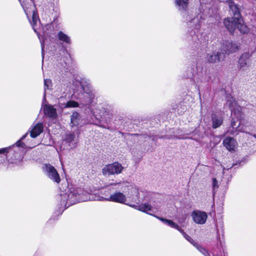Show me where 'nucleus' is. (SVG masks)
Returning <instances> with one entry per match:
<instances>
[{"label": "nucleus", "mask_w": 256, "mask_h": 256, "mask_svg": "<svg viewBox=\"0 0 256 256\" xmlns=\"http://www.w3.org/2000/svg\"><path fill=\"white\" fill-rule=\"evenodd\" d=\"M60 204L65 208L77 202L92 200L110 201L120 204H125L126 198L122 192H116L108 198L90 194L82 188H68L66 192L60 194Z\"/></svg>", "instance_id": "1"}, {"label": "nucleus", "mask_w": 256, "mask_h": 256, "mask_svg": "<svg viewBox=\"0 0 256 256\" xmlns=\"http://www.w3.org/2000/svg\"><path fill=\"white\" fill-rule=\"evenodd\" d=\"M231 110L232 121L228 132L230 134H237L239 132H246L248 121L244 118L242 108L238 106L234 98L230 97L227 100L226 104Z\"/></svg>", "instance_id": "2"}, {"label": "nucleus", "mask_w": 256, "mask_h": 256, "mask_svg": "<svg viewBox=\"0 0 256 256\" xmlns=\"http://www.w3.org/2000/svg\"><path fill=\"white\" fill-rule=\"evenodd\" d=\"M30 23L34 32L36 33L40 40V34L38 27L40 25V20L38 14L36 10L32 0H18Z\"/></svg>", "instance_id": "3"}, {"label": "nucleus", "mask_w": 256, "mask_h": 256, "mask_svg": "<svg viewBox=\"0 0 256 256\" xmlns=\"http://www.w3.org/2000/svg\"><path fill=\"white\" fill-rule=\"evenodd\" d=\"M216 230L217 247L220 250V248L222 249L223 255L220 252V254H213L212 256H226L224 249V224L222 222H216ZM188 242L194 246L202 254H204L205 256H210L205 248L200 246H199L192 238L190 239Z\"/></svg>", "instance_id": "4"}, {"label": "nucleus", "mask_w": 256, "mask_h": 256, "mask_svg": "<svg viewBox=\"0 0 256 256\" xmlns=\"http://www.w3.org/2000/svg\"><path fill=\"white\" fill-rule=\"evenodd\" d=\"M216 230L217 247L220 250V248L222 249L223 255L220 252V254H213L212 256H226L224 249V224L222 222H216ZM188 242L194 246L202 254H204L205 256H210L205 248L200 246H199L192 238L190 239Z\"/></svg>", "instance_id": "5"}, {"label": "nucleus", "mask_w": 256, "mask_h": 256, "mask_svg": "<svg viewBox=\"0 0 256 256\" xmlns=\"http://www.w3.org/2000/svg\"><path fill=\"white\" fill-rule=\"evenodd\" d=\"M28 134V132L25 134L14 144L9 147L0 148V154H6V158H8L11 154H13L14 153H16L18 154L26 148V145L22 142V140L27 136Z\"/></svg>", "instance_id": "6"}, {"label": "nucleus", "mask_w": 256, "mask_h": 256, "mask_svg": "<svg viewBox=\"0 0 256 256\" xmlns=\"http://www.w3.org/2000/svg\"><path fill=\"white\" fill-rule=\"evenodd\" d=\"M230 9L232 12L233 18L237 20V22L239 24V28H240V32L243 34L248 32L249 30L247 26L244 24L238 6L236 5L231 0L228 1Z\"/></svg>", "instance_id": "7"}, {"label": "nucleus", "mask_w": 256, "mask_h": 256, "mask_svg": "<svg viewBox=\"0 0 256 256\" xmlns=\"http://www.w3.org/2000/svg\"><path fill=\"white\" fill-rule=\"evenodd\" d=\"M124 170V166L118 162H114L111 164L106 165L102 169V173L104 175L118 174H121Z\"/></svg>", "instance_id": "8"}, {"label": "nucleus", "mask_w": 256, "mask_h": 256, "mask_svg": "<svg viewBox=\"0 0 256 256\" xmlns=\"http://www.w3.org/2000/svg\"><path fill=\"white\" fill-rule=\"evenodd\" d=\"M43 170L46 175L51 180L56 183H59L60 178L56 169L50 164H44Z\"/></svg>", "instance_id": "9"}, {"label": "nucleus", "mask_w": 256, "mask_h": 256, "mask_svg": "<svg viewBox=\"0 0 256 256\" xmlns=\"http://www.w3.org/2000/svg\"><path fill=\"white\" fill-rule=\"evenodd\" d=\"M107 188L108 190H122L123 192L126 190V189L129 190L130 188V190L132 192L136 191V192H138V190L136 188L132 186L129 184L128 182H120L112 183L110 184Z\"/></svg>", "instance_id": "10"}, {"label": "nucleus", "mask_w": 256, "mask_h": 256, "mask_svg": "<svg viewBox=\"0 0 256 256\" xmlns=\"http://www.w3.org/2000/svg\"><path fill=\"white\" fill-rule=\"evenodd\" d=\"M91 112L96 120L94 123L96 125H99L101 120L104 118L108 114L106 109L101 106H97L94 110H91Z\"/></svg>", "instance_id": "11"}, {"label": "nucleus", "mask_w": 256, "mask_h": 256, "mask_svg": "<svg viewBox=\"0 0 256 256\" xmlns=\"http://www.w3.org/2000/svg\"><path fill=\"white\" fill-rule=\"evenodd\" d=\"M196 71H194L193 76H194L196 74L198 75L200 78H202V80L208 82L210 79L209 76L208 72L206 68H204L202 66V64L198 62L196 64Z\"/></svg>", "instance_id": "12"}, {"label": "nucleus", "mask_w": 256, "mask_h": 256, "mask_svg": "<svg viewBox=\"0 0 256 256\" xmlns=\"http://www.w3.org/2000/svg\"><path fill=\"white\" fill-rule=\"evenodd\" d=\"M79 132L74 131L68 133L64 140V142L70 148H72L76 146L78 141V135Z\"/></svg>", "instance_id": "13"}, {"label": "nucleus", "mask_w": 256, "mask_h": 256, "mask_svg": "<svg viewBox=\"0 0 256 256\" xmlns=\"http://www.w3.org/2000/svg\"><path fill=\"white\" fill-rule=\"evenodd\" d=\"M191 216L194 222L199 224H205L208 218L207 214L204 212L199 210H194Z\"/></svg>", "instance_id": "14"}, {"label": "nucleus", "mask_w": 256, "mask_h": 256, "mask_svg": "<svg viewBox=\"0 0 256 256\" xmlns=\"http://www.w3.org/2000/svg\"><path fill=\"white\" fill-rule=\"evenodd\" d=\"M224 54L223 52H218L208 54L206 56V60L211 64H217L224 58Z\"/></svg>", "instance_id": "15"}, {"label": "nucleus", "mask_w": 256, "mask_h": 256, "mask_svg": "<svg viewBox=\"0 0 256 256\" xmlns=\"http://www.w3.org/2000/svg\"><path fill=\"white\" fill-rule=\"evenodd\" d=\"M250 54L248 52H244L242 54L238 62V66L240 70H247L250 65Z\"/></svg>", "instance_id": "16"}, {"label": "nucleus", "mask_w": 256, "mask_h": 256, "mask_svg": "<svg viewBox=\"0 0 256 256\" xmlns=\"http://www.w3.org/2000/svg\"><path fill=\"white\" fill-rule=\"evenodd\" d=\"M81 86L84 92L88 96V99L86 102V104H88L92 103V100L94 98L95 92L90 84H84L82 82Z\"/></svg>", "instance_id": "17"}, {"label": "nucleus", "mask_w": 256, "mask_h": 256, "mask_svg": "<svg viewBox=\"0 0 256 256\" xmlns=\"http://www.w3.org/2000/svg\"><path fill=\"white\" fill-rule=\"evenodd\" d=\"M82 125V120L80 114L77 112H73L70 116V126L74 128V131L79 132V128Z\"/></svg>", "instance_id": "18"}, {"label": "nucleus", "mask_w": 256, "mask_h": 256, "mask_svg": "<svg viewBox=\"0 0 256 256\" xmlns=\"http://www.w3.org/2000/svg\"><path fill=\"white\" fill-rule=\"evenodd\" d=\"M224 24L230 33L234 32L236 28L240 31V24L234 18H226L224 21Z\"/></svg>", "instance_id": "19"}, {"label": "nucleus", "mask_w": 256, "mask_h": 256, "mask_svg": "<svg viewBox=\"0 0 256 256\" xmlns=\"http://www.w3.org/2000/svg\"><path fill=\"white\" fill-rule=\"evenodd\" d=\"M156 218L160 220L164 224L170 226L171 228H172L178 230L188 241L191 238L188 235L186 234L176 224L173 222L172 220H166L164 218H158V216H156Z\"/></svg>", "instance_id": "20"}, {"label": "nucleus", "mask_w": 256, "mask_h": 256, "mask_svg": "<svg viewBox=\"0 0 256 256\" xmlns=\"http://www.w3.org/2000/svg\"><path fill=\"white\" fill-rule=\"evenodd\" d=\"M222 48V52L224 54H229L236 52L238 50V46L236 44H233L230 41H226L223 43Z\"/></svg>", "instance_id": "21"}, {"label": "nucleus", "mask_w": 256, "mask_h": 256, "mask_svg": "<svg viewBox=\"0 0 256 256\" xmlns=\"http://www.w3.org/2000/svg\"><path fill=\"white\" fill-rule=\"evenodd\" d=\"M44 130V125L42 122H38L36 124H33L31 126L30 131V136L35 138L38 136Z\"/></svg>", "instance_id": "22"}, {"label": "nucleus", "mask_w": 256, "mask_h": 256, "mask_svg": "<svg viewBox=\"0 0 256 256\" xmlns=\"http://www.w3.org/2000/svg\"><path fill=\"white\" fill-rule=\"evenodd\" d=\"M236 144V140L231 137H226L223 140L224 146L230 152L234 150Z\"/></svg>", "instance_id": "23"}, {"label": "nucleus", "mask_w": 256, "mask_h": 256, "mask_svg": "<svg viewBox=\"0 0 256 256\" xmlns=\"http://www.w3.org/2000/svg\"><path fill=\"white\" fill-rule=\"evenodd\" d=\"M190 27L194 26V34L195 36L192 37V38L194 40L196 38H197L199 40L198 38V31L200 30V25L198 18H194L190 22Z\"/></svg>", "instance_id": "24"}, {"label": "nucleus", "mask_w": 256, "mask_h": 256, "mask_svg": "<svg viewBox=\"0 0 256 256\" xmlns=\"http://www.w3.org/2000/svg\"><path fill=\"white\" fill-rule=\"evenodd\" d=\"M64 100V98L62 96L60 97L58 99V104L61 108H76L78 106V104L74 100H69L66 103H63L62 101Z\"/></svg>", "instance_id": "25"}, {"label": "nucleus", "mask_w": 256, "mask_h": 256, "mask_svg": "<svg viewBox=\"0 0 256 256\" xmlns=\"http://www.w3.org/2000/svg\"><path fill=\"white\" fill-rule=\"evenodd\" d=\"M175 4L180 12L186 14L188 8V0H176Z\"/></svg>", "instance_id": "26"}, {"label": "nucleus", "mask_w": 256, "mask_h": 256, "mask_svg": "<svg viewBox=\"0 0 256 256\" xmlns=\"http://www.w3.org/2000/svg\"><path fill=\"white\" fill-rule=\"evenodd\" d=\"M44 112L45 115L50 118H56L57 116L56 109L50 105L44 106Z\"/></svg>", "instance_id": "27"}, {"label": "nucleus", "mask_w": 256, "mask_h": 256, "mask_svg": "<svg viewBox=\"0 0 256 256\" xmlns=\"http://www.w3.org/2000/svg\"><path fill=\"white\" fill-rule=\"evenodd\" d=\"M212 126L216 128L220 126L223 122V118L220 115L212 114Z\"/></svg>", "instance_id": "28"}, {"label": "nucleus", "mask_w": 256, "mask_h": 256, "mask_svg": "<svg viewBox=\"0 0 256 256\" xmlns=\"http://www.w3.org/2000/svg\"><path fill=\"white\" fill-rule=\"evenodd\" d=\"M130 206L136 210L144 212H148L151 211L152 209V207L150 204L146 203L142 204L138 206L135 204Z\"/></svg>", "instance_id": "29"}, {"label": "nucleus", "mask_w": 256, "mask_h": 256, "mask_svg": "<svg viewBox=\"0 0 256 256\" xmlns=\"http://www.w3.org/2000/svg\"><path fill=\"white\" fill-rule=\"evenodd\" d=\"M57 37L59 40L64 43L67 44H72V40L70 38L62 31H60L58 33Z\"/></svg>", "instance_id": "30"}, {"label": "nucleus", "mask_w": 256, "mask_h": 256, "mask_svg": "<svg viewBox=\"0 0 256 256\" xmlns=\"http://www.w3.org/2000/svg\"><path fill=\"white\" fill-rule=\"evenodd\" d=\"M52 80L50 79H44V90H49L52 87Z\"/></svg>", "instance_id": "31"}, {"label": "nucleus", "mask_w": 256, "mask_h": 256, "mask_svg": "<svg viewBox=\"0 0 256 256\" xmlns=\"http://www.w3.org/2000/svg\"><path fill=\"white\" fill-rule=\"evenodd\" d=\"M212 191L214 194H215L216 190L218 188V182L216 178H212Z\"/></svg>", "instance_id": "32"}, {"label": "nucleus", "mask_w": 256, "mask_h": 256, "mask_svg": "<svg viewBox=\"0 0 256 256\" xmlns=\"http://www.w3.org/2000/svg\"><path fill=\"white\" fill-rule=\"evenodd\" d=\"M176 138L178 139H185V138H187L186 137H184V136H172L170 138L167 137V136H164V138Z\"/></svg>", "instance_id": "33"}, {"label": "nucleus", "mask_w": 256, "mask_h": 256, "mask_svg": "<svg viewBox=\"0 0 256 256\" xmlns=\"http://www.w3.org/2000/svg\"><path fill=\"white\" fill-rule=\"evenodd\" d=\"M40 43H41V46H42V58H44V42H41Z\"/></svg>", "instance_id": "34"}, {"label": "nucleus", "mask_w": 256, "mask_h": 256, "mask_svg": "<svg viewBox=\"0 0 256 256\" xmlns=\"http://www.w3.org/2000/svg\"><path fill=\"white\" fill-rule=\"evenodd\" d=\"M248 134L252 136L253 137H254V138H256V134H250V133H248Z\"/></svg>", "instance_id": "35"}, {"label": "nucleus", "mask_w": 256, "mask_h": 256, "mask_svg": "<svg viewBox=\"0 0 256 256\" xmlns=\"http://www.w3.org/2000/svg\"><path fill=\"white\" fill-rule=\"evenodd\" d=\"M46 100V92H44V100Z\"/></svg>", "instance_id": "36"}, {"label": "nucleus", "mask_w": 256, "mask_h": 256, "mask_svg": "<svg viewBox=\"0 0 256 256\" xmlns=\"http://www.w3.org/2000/svg\"><path fill=\"white\" fill-rule=\"evenodd\" d=\"M44 34H46H46H46V32H44Z\"/></svg>", "instance_id": "37"}, {"label": "nucleus", "mask_w": 256, "mask_h": 256, "mask_svg": "<svg viewBox=\"0 0 256 256\" xmlns=\"http://www.w3.org/2000/svg\"><path fill=\"white\" fill-rule=\"evenodd\" d=\"M226 170V168H223V170L224 171Z\"/></svg>", "instance_id": "38"}, {"label": "nucleus", "mask_w": 256, "mask_h": 256, "mask_svg": "<svg viewBox=\"0 0 256 256\" xmlns=\"http://www.w3.org/2000/svg\"><path fill=\"white\" fill-rule=\"evenodd\" d=\"M192 32H191V33H190L192 36Z\"/></svg>", "instance_id": "39"}, {"label": "nucleus", "mask_w": 256, "mask_h": 256, "mask_svg": "<svg viewBox=\"0 0 256 256\" xmlns=\"http://www.w3.org/2000/svg\"><path fill=\"white\" fill-rule=\"evenodd\" d=\"M146 213H147V214H150V215H151V214H150V213H148V212H146Z\"/></svg>", "instance_id": "40"}]
</instances>
